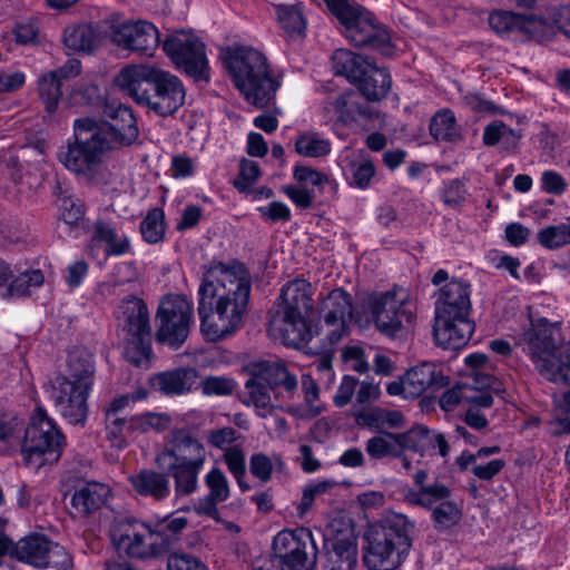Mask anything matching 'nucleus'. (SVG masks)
I'll return each mask as SVG.
<instances>
[{
  "mask_svg": "<svg viewBox=\"0 0 570 570\" xmlns=\"http://www.w3.org/2000/svg\"><path fill=\"white\" fill-rule=\"evenodd\" d=\"M252 282L240 263L212 262L205 267L197 295L200 332L207 341H222L243 325Z\"/></svg>",
  "mask_w": 570,
  "mask_h": 570,
  "instance_id": "1",
  "label": "nucleus"
},
{
  "mask_svg": "<svg viewBox=\"0 0 570 570\" xmlns=\"http://www.w3.org/2000/svg\"><path fill=\"white\" fill-rule=\"evenodd\" d=\"M117 85L138 105L166 117L185 102V88L178 77L151 65H131L116 78Z\"/></svg>",
  "mask_w": 570,
  "mask_h": 570,
  "instance_id": "2",
  "label": "nucleus"
},
{
  "mask_svg": "<svg viewBox=\"0 0 570 570\" xmlns=\"http://www.w3.org/2000/svg\"><path fill=\"white\" fill-rule=\"evenodd\" d=\"M206 460L205 444L189 430L177 429L167 435L155 463L173 478L175 494L181 498L197 491Z\"/></svg>",
  "mask_w": 570,
  "mask_h": 570,
  "instance_id": "3",
  "label": "nucleus"
},
{
  "mask_svg": "<svg viewBox=\"0 0 570 570\" xmlns=\"http://www.w3.org/2000/svg\"><path fill=\"white\" fill-rule=\"evenodd\" d=\"M109 150L106 129L92 118H80L73 124V141L68 140L57 151L58 161L78 177L94 183H106L104 156Z\"/></svg>",
  "mask_w": 570,
  "mask_h": 570,
  "instance_id": "4",
  "label": "nucleus"
},
{
  "mask_svg": "<svg viewBox=\"0 0 570 570\" xmlns=\"http://www.w3.org/2000/svg\"><path fill=\"white\" fill-rule=\"evenodd\" d=\"M92 356L85 351L68 354L65 374L49 383L50 397L57 411L71 424H82L88 416L87 400L94 384Z\"/></svg>",
  "mask_w": 570,
  "mask_h": 570,
  "instance_id": "5",
  "label": "nucleus"
},
{
  "mask_svg": "<svg viewBox=\"0 0 570 570\" xmlns=\"http://www.w3.org/2000/svg\"><path fill=\"white\" fill-rule=\"evenodd\" d=\"M517 344L531 358L541 375L556 383L570 384V342H561L558 323L531 321Z\"/></svg>",
  "mask_w": 570,
  "mask_h": 570,
  "instance_id": "6",
  "label": "nucleus"
},
{
  "mask_svg": "<svg viewBox=\"0 0 570 570\" xmlns=\"http://www.w3.org/2000/svg\"><path fill=\"white\" fill-rule=\"evenodd\" d=\"M314 287L304 278L287 281L279 292V309L269 323V333L283 344L299 347L313 337L308 314L314 305Z\"/></svg>",
  "mask_w": 570,
  "mask_h": 570,
  "instance_id": "7",
  "label": "nucleus"
},
{
  "mask_svg": "<svg viewBox=\"0 0 570 570\" xmlns=\"http://www.w3.org/2000/svg\"><path fill=\"white\" fill-rule=\"evenodd\" d=\"M415 523L405 514L390 512L368 535L364 563L370 570H396L407 558Z\"/></svg>",
  "mask_w": 570,
  "mask_h": 570,
  "instance_id": "8",
  "label": "nucleus"
},
{
  "mask_svg": "<svg viewBox=\"0 0 570 570\" xmlns=\"http://www.w3.org/2000/svg\"><path fill=\"white\" fill-rule=\"evenodd\" d=\"M226 66L237 89L257 107L267 106L279 88L271 76L266 57L252 47L229 48Z\"/></svg>",
  "mask_w": 570,
  "mask_h": 570,
  "instance_id": "9",
  "label": "nucleus"
},
{
  "mask_svg": "<svg viewBox=\"0 0 570 570\" xmlns=\"http://www.w3.org/2000/svg\"><path fill=\"white\" fill-rule=\"evenodd\" d=\"M22 431L23 438L19 445L27 466L39 470L59 461L66 446V438L43 407L33 410L29 424L23 425Z\"/></svg>",
  "mask_w": 570,
  "mask_h": 570,
  "instance_id": "10",
  "label": "nucleus"
},
{
  "mask_svg": "<svg viewBox=\"0 0 570 570\" xmlns=\"http://www.w3.org/2000/svg\"><path fill=\"white\" fill-rule=\"evenodd\" d=\"M366 309L377 332L387 337H402L414 328L417 306L410 292L393 287L368 297Z\"/></svg>",
  "mask_w": 570,
  "mask_h": 570,
  "instance_id": "11",
  "label": "nucleus"
},
{
  "mask_svg": "<svg viewBox=\"0 0 570 570\" xmlns=\"http://www.w3.org/2000/svg\"><path fill=\"white\" fill-rule=\"evenodd\" d=\"M345 28L346 37L357 47H371L382 53H390V36L374 21L373 14L364 8L353 6L348 0H324Z\"/></svg>",
  "mask_w": 570,
  "mask_h": 570,
  "instance_id": "12",
  "label": "nucleus"
},
{
  "mask_svg": "<svg viewBox=\"0 0 570 570\" xmlns=\"http://www.w3.org/2000/svg\"><path fill=\"white\" fill-rule=\"evenodd\" d=\"M194 320V306L179 294H169L159 303L156 322L158 342L178 348L188 337Z\"/></svg>",
  "mask_w": 570,
  "mask_h": 570,
  "instance_id": "13",
  "label": "nucleus"
},
{
  "mask_svg": "<svg viewBox=\"0 0 570 570\" xmlns=\"http://www.w3.org/2000/svg\"><path fill=\"white\" fill-rule=\"evenodd\" d=\"M273 551L281 570H314L317 546L306 528L283 530L273 540Z\"/></svg>",
  "mask_w": 570,
  "mask_h": 570,
  "instance_id": "14",
  "label": "nucleus"
},
{
  "mask_svg": "<svg viewBox=\"0 0 570 570\" xmlns=\"http://www.w3.org/2000/svg\"><path fill=\"white\" fill-rule=\"evenodd\" d=\"M320 333L330 345L347 336L353 318V298L344 288L336 287L317 298Z\"/></svg>",
  "mask_w": 570,
  "mask_h": 570,
  "instance_id": "15",
  "label": "nucleus"
},
{
  "mask_svg": "<svg viewBox=\"0 0 570 570\" xmlns=\"http://www.w3.org/2000/svg\"><path fill=\"white\" fill-rule=\"evenodd\" d=\"M154 527L139 520L120 522L111 531L116 548L131 558L149 559L166 553Z\"/></svg>",
  "mask_w": 570,
  "mask_h": 570,
  "instance_id": "16",
  "label": "nucleus"
},
{
  "mask_svg": "<svg viewBox=\"0 0 570 570\" xmlns=\"http://www.w3.org/2000/svg\"><path fill=\"white\" fill-rule=\"evenodd\" d=\"M173 62L196 81L209 80V65L205 45L193 33L176 32L163 45Z\"/></svg>",
  "mask_w": 570,
  "mask_h": 570,
  "instance_id": "17",
  "label": "nucleus"
},
{
  "mask_svg": "<svg viewBox=\"0 0 570 570\" xmlns=\"http://www.w3.org/2000/svg\"><path fill=\"white\" fill-rule=\"evenodd\" d=\"M12 553L18 560L37 568L67 570L71 566L68 552L42 534H30L20 539Z\"/></svg>",
  "mask_w": 570,
  "mask_h": 570,
  "instance_id": "18",
  "label": "nucleus"
},
{
  "mask_svg": "<svg viewBox=\"0 0 570 570\" xmlns=\"http://www.w3.org/2000/svg\"><path fill=\"white\" fill-rule=\"evenodd\" d=\"M111 41L122 49L153 56L158 48L160 35L158 29L147 20H127L110 26Z\"/></svg>",
  "mask_w": 570,
  "mask_h": 570,
  "instance_id": "19",
  "label": "nucleus"
},
{
  "mask_svg": "<svg viewBox=\"0 0 570 570\" xmlns=\"http://www.w3.org/2000/svg\"><path fill=\"white\" fill-rule=\"evenodd\" d=\"M448 377L431 362H423L411 367L397 381L387 384L390 395H402L405 399H416L428 390H438L448 385Z\"/></svg>",
  "mask_w": 570,
  "mask_h": 570,
  "instance_id": "20",
  "label": "nucleus"
},
{
  "mask_svg": "<svg viewBox=\"0 0 570 570\" xmlns=\"http://www.w3.org/2000/svg\"><path fill=\"white\" fill-rule=\"evenodd\" d=\"M297 184L283 187L284 194L299 208H309L316 197V190H323L324 185L332 180L328 175L313 167L299 165L293 169Z\"/></svg>",
  "mask_w": 570,
  "mask_h": 570,
  "instance_id": "21",
  "label": "nucleus"
},
{
  "mask_svg": "<svg viewBox=\"0 0 570 570\" xmlns=\"http://www.w3.org/2000/svg\"><path fill=\"white\" fill-rule=\"evenodd\" d=\"M105 115L111 119V122L97 121V126L106 129L109 149L115 144L128 146L137 140L139 130L130 108L118 102H110L105 108Z\"/></svg>",
  "mask_w": 570,
  "mask_h": 570,
  "instance_id": "22",
  "label": "nucleus"
},
{
  "mask_svg": "<svg viewBox=\"0 0 570 570\" xmlns=\"http://www.w3.org/2000/svg\"><path fill=\"white\" fill-rule=\"evenodd\" d=\"M470 285L461 279L444 284L436 294L435 316L469 317L471 312Z\"/></svg>",
  "mask_w": 570,
  "mask_h": 570,
  "instance_id": "23",
  "label": "nucleus"
},
{
  "mask_svg": "<svg viewBox=\"0 0 570 570\" xmlns=\"http://www.w3.org/2000/svg\"><path fill=\"white\" fill-rule=\"evenodd\" d=\"M474 325L470 317L435 316L434 337L439 345L449 350L464 346L471 338Z\"/></svg>",
  "mask_w": 570,
  "mask_h": 570,
  "instance_id": "24",
  "label": "nucleus"
},
{
  "mask_svg": "<svg viewBox=\"0 0 570 570\" xmlns=\"http://www.w3.org/2000/svg\"><path fill=\"white\" fill-rule=\"evenodd\" d=\"M111 497L110 488L100 482H88L75 490L70 505L75 517L85 518L105 507Z\"/></svg>",
  "mask_w": 570,
  "mask_h": 570,
  "instance_id": "25",
  "label": "nucleus"
},
{
  "mask_svg": "<svg viewBox=\"0 0 570 570\" xmlns=\"http://www.w3.org/2000/svg\"><path fill=\"white\" fill-rule=\"evenodd\" d=\"M489 23L499 35L520 31L531 37H538L546 27V21L537 16H523L511 11L492 12L489 16Z\"/></svg>",
  "mask_w": 570,
  "mask_h": 570,
  "instance_id": "26",
  "label": "nucleus"
},
{
  "mask_svg": "<svg viewBox=\"0 0 570 570\" xmlns=\"http://www.w3.org/2000/svg\"><path fill=\"white\" fill-rule=\"evenodd\" d=\"M250 375H256L265 382L272 390L282 387L287 394L292 395L297 389V379L287 366L278 361H258L248 365Z\"/></svg>",
  "mask_w": 570,
  "mask_h": 570,
  "instance_id": "27",
  "label": "nucleus"
},
{
  "mask_svg": "<svg viewBox=\"0 0 570 570\" xmlns=\"http://www.w3.org/2000/svg\"><path fill=\"white\" fill-rule=\"evenodd\" d=\"M120 309V324L127 337H151L148 308L141 298L125 299Z\"/></svg>",
  "mask_w": 570,
  "mask_h": 570,
  "instance_id": "28",
  "label": "nucleus"
},
{
  "mask_svg": "<svg viewBox=\"0 0 570 570\" xmlns=\"http://www.w3.org/2000/svg\"><path fill=\"white\" fill-rule=\"evenodd\" d=\"M413 479L419 489L407 490L404 494V500L410 505L432 509L436 502L451 497V490L443 483L425 484L428 473L424 470H419Z\"/></svg>",
  "mask_w": 570,
  "mask_h": 570,
  "instance_id": "29",
  "label": "nucleus"
},
{
  "mask_svg": "<svg viewBox=\"0 0 570 570\" xmlns=\"http://www.w3.org/2000/svg\"><path fill=\"white\" fill-rule=\"evenodd\" d=\"M324 110L331 118H335L345 126L356 122L360 117H371L370 108L361 104L358 95L354 91L337 96L326 104Z\"/></svg>",
  "mask_w": 570,
  "mask_h": 570,
  "instance_id": "30",
  "label": "nucleus"
},
{
  "mask_svg": "<svg viewBox=\"0 0 570 570\" xmlns=\"http://www.w3.org/2000/svg\"><path fill=\"white\" fill-rule=\"evenodd\" d=\"M198 380L195 368H176L157 374L154 386L166 395H183L190 393Z\"/></svg>",
  "mask_w": 570,
  "mask_h": 570,
  "instance_id": "31",
  "label": "nucleus"
},
{
  "mask_svg": "<svg viewBox=\"0 0 570 570\" xmlns=\"http://www.w3.org/2000/svg\"><path fill=\"white\" fill-rule=\"evenodd\" d=\"M134 490L142 497H151L160 501L169 497L170 484L168 478L155 470H141L129 476Z\"/></svg>",
  "mask_w": 570,
  "mask_h": 570,
  "instance_id": "32",
  "label": "nucleus"
},
{
  "mask_svg": "<svg viewBox=\"0 0 570 570\" xmlns=\"http://www.w3.org/2000/svg\"><path fill=\"white\" fill-rule=\"evenodd\" d=\"M94 240L101 242L106 245L105 253L107 256H121L130 253V238L126 230L117 225L98 222L94 227Z\"/></svg>",
  "mask_w": 570,
  "mask_h": 570,
  "instance_id": "33",
  "label": "nucleus"
},
{
  "mask_svg": "<svg viewBox=\"0 0 570 570\" xmlns=\"http://www.w3.org/2000/svg\"><path fill=\"white\" fill-rule=\"evenodd\" d=\"M364 75L358 78V89L371 101L383 99L391 89L392 79L384 68H379L368 62Z\"/></svg>",
  "mask_w": 570,
  "mask_h": 570,
  "instance_id": "34",
  "label": "nucleus"
},
{
  "mask_svg": "<svg viewBox=\"0 0 570 570\" xmlns=\"http://www.w3.org/2000/svg\"><path fill=\"white\" fill-rule=\"evenodd\" d=\"M356 546L346 539H335L326 543L324 570H353L356 564Z\"/></svg>",
  "mask_w": 570,
  "mask_h": 570,
  "instance_id": "35",
  "label": "nucleus"
},
{
  "mask_svg": "<svg viewBox=\"0 0 570 570\" xmlns=\"http://www.w3.org/2000/svg\"><path fill=\"white\" fill-rule=\"evenodd\" d=\"M99 41V33L88 23L69 26L62 33L63 46L71 52H91Z\"/></svg>",
  "mask_w": 570,
  "mask_h": 570,
  "instance_id": "36",
  "label": "nucleus"
},
{
  "mask_svg": "<svg viewBox=\"0 0 570 570\" xmlns=\"http://www.w3.org/2000/svg\"><path fill=\"white\" fill-rule=\"evenodd\" d=\"M301 384L304 402L302 404L288 406L287 412L297 419H313L320 415L323 411V406L320 402L318 385L308 374H304L302 376Z\"/></svg>",
  "mask_w": 570,
  "mask_h": 570,
  "instance_id": "37",
  "label": "nucleus"
},
{
  "mask_svg": "<svg viewBox=\"0 0 570 570\" xmlns=\"http://www.w3.org/2000/svg\"><path fill=\"white\" fill-rule=\"evenodd\" d=\"M245 390L243 403L247 406L253 405L259 416H267L274 409L271 396L273 390L256 375H250L246 381Z\"/></svg>",
  "mask_w": 570,
  "mask_h": 570,
  "instance_id": "38",
  "label": "nucleus"
},
{
  "mask_svg": "<svg viewBox=\"0 0 570 570\" xmlns=\"http://www.w3.org/2000/svg\"><path fill=\"white\" fill-rule=\"evenodd\" d=\"M332 59L335 73L346 77L351 82H357L370 62L367 58L347 49L336 50Z\"/></svg>",
  "mask_w": 570,
  "mask_h": 570,
  "instance_id": "39",
  "label": "nucleus"
},
{
  "mask_svg": "<svg viewBox=\"0 0 570 570\" xmlns=\"http://www.w3.org/2000/svg\"><path fill=\"white\" fill-rule=\"evenodd\" d=\"M294 149L306 158H322L331 153L332 144L316 131H304L296 137Z\"/></svg>",
  "mask_w": 570,
  "mask_h": 570,
  "instance_id": "40",
  "label": "nucleus"
},
{
  "mask_svg": "<svg viewBox=\"0 0 570 570\" xmlns=\"http://www.w3.org/2000/svg\"><path fill=\"white\" fill-rule=\"evenodd\" d=\"M45 277L40 269L27 271L12 277L3 289L2 298L12 299L30 295L31 289L43 284Z\"/></svg>",
  "mask_w": 570,
  "mask_h": 570,
  "instance_id": "41",
  "label": "nucleus"
},
{
  "mask_svg": "<svg viewBox=\"0 0 570 570\" xmlns=\"http://www.w3.org/2000/svg\"><path fill=\"white\" fill-rule=\"evenodd\" d=\"M277 20L281 28L288 37H303L306 29V21L302 8L294 4L276 6Z\"/></svg>",
  "mask_w": 570,
  "mask_h": 570,
  "instance_id": "42",
  "label": "nucleus"
},
{
  "mask_svg": "<svg viewBox=\"0 0 570 570\" xmlns=\"http://www.w3.org/2000/svg\"><path fill=\"white\" fill-rule=\"evenodd\" d=\"M402 414L399 411H391L381 407L361 412L356 416V421L360 425L376 430L397 428L402 424Z\"/></svg>",
  "mask_w": 570,
  "mask_h": 570,
  "instance_id": "43",
  "label": "nucleus"
},
{
  "mask_svg": "<svg viewBox=\"0 0 570 570\" xmlns=\"http://www.w3.org/2000/svg\"><path fill=\"white\" fill-rule=\"evenodd\" d=\"M106 438L112 448L125 449L132 439L128 419L106 412Z\"/></svg>",
  "mask_w": 570,
  "mask_h": 570,
  "instance_id": "44",
  "label": "nucleus"
},
{
  "mask_svg": "<svg viewBox=\"0 0 570 570\" xmlns=\"http://www.w3.org/2000/svg\"><path fill=\"white\" fill-rule=\"evenodd\" d=\"M284 461L279 454L267 455L258 452L249 458V471L259 481L266 483L272 479L274 470H283Z\"/></svg>",
  "mask_w": 570,
  "mask_h": 570,
  "instance_id": "45",
  "label": "nucleus"
},
{
  "mask_svg": "<svg viewBox=\"0 0 570 570\" xmlns=\"http://www.w3.org/2000/svg\"><path fill=\"white\" fill-rule=\"evenodd\" d=\"M430 131L438 140L455 141L460 138L454 114L450 109L435 114L431 120Z\"/></svg>",
  "mask_w": 570,
  "mask_h": 570,
  "instance_id": "46",
  "label": "nucleus"
},
{
  "mask_svg": "<svg viewBox=\"0 0 570 570\" xmlns=\"http://www.w3.org/2000/svg\"><path fill=\"white\" fill-rule=\"evenodd\" d=\"M432 519L438 530H448L461 520L462 512L458 503L450 498L436 502L432 507Z\"/></svg>",
  "mask_w": 570,
  "mask_h": 570,
  "instance_id": "47",
  "label": "nucleus"
},
{
  "mask_svg": "<svg viewBox=\"0 0 570 570\" xmlns=\"http://www.w3.org/2000/svg\"><path fill=\"white\" fill-rule=\"evenodd\" d=\"M61 79L59 73L50 71L39 78L38 89L41 100L46 105L48 112H53L57 109L61 96Z\"/></svg>",
  "mask_w": 570,
  "mask_h": 570,
  "instance_id": "48",
  "label": "nucleus"
},
{
  "mask_svg": "<svg viewBox=\"0 0 570 570\" xmlns=\"http://www.w3.org/2000/svg\"><path fill=\"white\" fill-rule=\"evenodd\" d=\"M138 279V272L134 263H120L116 266L115 273L105 282L100 283L98 291L106 295L115 292V288Z\"/></svg>",
  "mask_w": 570,
  "mask_h": 570,
  "instance_id": "49",
  "label": "nucleus"
},
{
  "mask_svg": "<svg viewBox=\"0 0 570 570\" xmlns=\"http://www.w3.org/2000/svg\"><path fill=\"white\" fill-rule=\"evenodd\" d=\"M338 487L335 480L327 479L308 483L303 489L302 499L297 505L299 514L306 513L313 505L315 499L325 494H331Z\"/></svg>",
  "mask_w": 570,
  "mask_h": 570,
  "instance_id": "50",
  "label": "nucleus"
},
{
  "mask_svg": "<svg viewBox=\"0 0 570 570\" xmlns=\"http://www.w3.org/2000/svg\"><path fill=\"white\" fill-rule=\"evenodd\" d=\"M187 525V519L185 517H169L158 521L154 529L159 539L163 541V546L166 552L175 544L178 534Z\"/></svg>",
  "mask_w": 570,
  "mask_h": 570,
  "instance_id": "51",
  "label": "nucleus"
},
{
  "mask_svg": "<svg viewBox=\"0 0 570 570\" xmlns=\"http://www.w3.org/2000/svg\"><path fill=\"white\" fill-rule=\"evenodd\" d=\"M223 460L227 465L230 474L235 478L239 488L243 491H248L249 485L244 482L246 474V460L244 449L240 445H234L233 448L223 452Z\"/></svg>",
  "mask_w": 570,
  "mask_h": 570,
  "instance_id": "52",
  "label": "nucleus"
},
{
  "mask_svg": "<svg viewBox=\"0 0 570 570\" xmlns=\"http://www.w3.org/2000/svg\"><path fill=\"white\" fill-rule=\"evenodd\" d=\"M539 243L548 249H557L570 244V223L547 226L538 232Z\"/></svg>",
  "mask_w": 570,
  "mask_h": 570,
  "instance_id": "53",
  "label": "nucleus"
},
{
  "mask_svg": "<svg viewBox=\"0 0 570 570\" xmlns=\"http://www.w3.org/2000/svg\"><path fill=\"white\" fill-rule=\"evenodd\" d=\"M164 212L159 208H154L148 212L146 217L140 224V232L144 239L149 244H156L164 239L165 223Z\"/></svg>",
  "mask_w": 570,
  "mask_h": 570,
  "instance_id": "54",
  "label": "nucleus"
},
{
  "mask_svg": "<svg viewBox=\"0 0 570 570\" xmlns=\"http://www.w3.org/2000/svg\"><path fill=\"white\" fill-rule=\"evenodd\" d=\"M348 184L352 187L365 189L370 186L374 177L375 168L370 159H351L348 163Z\"/></svg>",
  "mask_w": 570,
  "mask_h": 570,
  "instance_id": "55",
  "label": "nucleus"
},
{
  "mask_svg": "<svg viewBox=\"0 0 570 570\" xmlns=\"http://www.w3.org/2000/svg\"><path fill=\"white\" fill-rule=\"evenodd\" d=\"M399 456L407 451L419 452L426 444L429 431L423 426L413 428L404 433H394Z\"/></svg>",
  "mask_w": 570,
  "mask_h": 570,
  "instance_id": "56",
  "label": "nucleus"
},
{
  "mask_svg": "<svg viewBox=\"0 0 570 570\" xmlns=\"http://www.w3.org/2000/svg\"><path fill=\"white\" fill-rule=\"evenodd\" d=\"M365 450L370 458L381 460L386 456H399L394 433H385L368 439Z\"/></svg>",
  "mask_w": 570,
  "mask_h": 570,
  "instance_id": "57",
  "label": "nucleus"
},
{
  "mask_svg": "<svg viewBox=\"0 0 570 570\" xmlns=\"http://www.w3.org/2000/svg\"><path fill=\"white\" fill-rule=\"evenodd\" d=\"M205 484L208 489L207 497L214 501L224 502L230 495L229 482L219 468H212L205 475Z\"/></svg>",
  "mask_w": 570,
  "mask_h": 570,
  "instance_id": "58",
  "label": "nucleus"
},
{
  "mask_svg": "<svg viewBox=\"0 0 570 570\" xmlns=\"http://www.w3.org/2000/svg\"><path fill=\"white\" fill-rule=\"evenodd\" d=\"M132 436L136 433H146L150 430L163 431L169 426L170 419L167 415L148 413L128 419Z\"/></svg>",
  "mask_w": 570,
  "mask_h": 570,
  "instance_id": "59",
  "label": "nucleus"
},
{
  "mask_svg": "<svg viewBox=\"0 0 570 570\" xmlns=\"http://www.w3.org/2000/svg\"><path fill=\"white\" fill-rule=\"evenodd\" d=\"M237 387V382L227 376L209 375L202 380L200 390L205 396H228Z\"/></svg>",
  "mask_w": 570,
  "mask_h": 570,
  "instance_id": "60",
  "label": "nucleus"
},
{
  "mask_svg": "<svg viewBox=\"0 0 570 570\" xmlns=\"http://www.w3.org/2000/svg\"><path fill=\"white\" fill-rule=\"evenodd\" d=\"M151 354L150 337H127L125 355L136 366L148 363Z\"/></svg>",
  "mask_w": 570,
  "mask_h": 570,
  "instance_id": "61",
  "label": "nucleus"
},
{
  "mask_svg": "<svg viewBox=\"0 0 570 570\" xmlns=\"http://www.w3.org/2000/svg\"><path fill=\"white\" fill-rule=\"evenodd\" d=\"M23 422L16 415L0 412V442L19 446Z\"/></svg>",
  "mask_w": 570,
  "mask_h": 570,
  "instance_id": "62",
  "label": "nucleus"
},
{
  "mask_svg": "<svg viewBox=\"0 0 570 570\" xmlns=\"http://www.w3.org/2000/svg\"><path fill=\"white\" fill-rule=\"evenodd\" d=\"M59 208V220L63 222L69 226L78 225L83 218V207L82 204L71 197V196H62L58 200Z\"/></svg>",
  "mask_w": 570,
  "mask_h": 570,
  "instance_id": "63",
  "label": "nucleus"
},
{
  "mask_svg": "<svg viewBox=\"0 0 570 570\" xmlns=\"http://www.w3.org/2000/svg\"><path fill=\"white\" fill-rule=\"evenodd\" d=\"M259 176L261 170L258 164L253 160L243 159L239 165V175L234 185L238 190L246 193L256 183Z\"/></svg>",
  "mask_w": 570,
  "mask_h": 570,
  "instance_id": "64",
  "label": "nucleus"
}]
</instances>
